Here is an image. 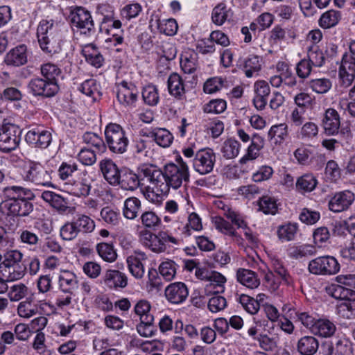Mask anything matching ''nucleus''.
I'll use <instances>...</instances> for the list:
<instances>
[{"label": "nucleus", "instance_id": "f257e3e1", "mask_svg": "<svg viewBox=\"0 0 355 355\" xmlns=\"http://www.w3.org/2000/svg\"><path fill=\"white\" fill-rule=\"evenodd\" d=\"M0 197L2 199L0 207L8 216L25 217L33 211L34 205L31 200L34 194L28 188L19 185L7 186L1 189Z\"/></svg>", "mask_w": 355, "mask_h": 355}, {"label": "nucleus", "instance_id": "f03ea898", "mask_svg": "<svg viewBox=\"0 0 355 355\" xmlns=\"http://www.w3.org/2000/svg\"><path fill=\"white\" fill-rule=\"evenodd\" d=\"M139 175L149 182L145 193L146 198L153 202H159L162 196H167L170 191L164 168L163 170L157 168L153 165H142L139 168Z\"/></svg>", "mask_w": 355, "mask_h": 355}, {"label": "nucleus", "instance_id": "7ed1b4c3", "mask_svg": "<svg viewBox=\"0 0 355 355\" xmlns=\"http://www.w3.org/2000/svg\"><path fill=\"white\" fill-rule=\"evenodd\" d=\"M38 42L42 50L52 56L61 51V37L58 26L53 19H42L37 28Z\"/></svg>", "mask_w": 355, "mask_h": 355}, {"label": "nucleus", "instance_id": "20e7f679", "mask_svg": "<svg viewBox=\"0 0 355 355\" xmlns=\"http://www.w3.org/2000/svg\"><path fill=\"white\" fill-rule=\"evenodd\" d=\"M184 157L191 159L193 169L200 175H206L213 171L216 162V154L211 148L199 149L195 143L189 142L182 148Z\"/></svg>", "mask_w": 355, "mask_h": 355}, {"label": "nucleus", "instance_id": "39448f33", "mask_svg": "<svg viewBox=\"0 0 355 355\" xmlns=\"http://www.w3.org/2000/svg\"><path fill=\"white\" fill-rule=\"evenodd\" d=\"M178 164L170 163L166 164L164 174L168 184L173 189H178L189 182L190 173L187 164L181 157L176 159Z\"/></svg>", "mask_w": 355, "mask_h": 355}, {"label": "nucleus", "instance_id": "423d86ee", "mask_svg": "<svg viewBox=\"0 0 355 355\" xmlns=\"http://www.w3.org/2000/svg\"><path fill=\"white\" fill-rule=\"evenodd\" d=\"M105 137L107 146L113 153L123 154L127 151L129 139L125 130L119 124H107L105 129Z\"/></svg>", "mask_w": 355, "mask_h": 355}, {"label": "nucleus", "instance_id": "0eeeda50", "mask_svg": "<svg viewBox=\"0 0 355 355\" xmlns=\"http://www.w3.org/2000/svg\"><path fill=\"white\" fill-rule=\"evenodd\" d=\"M69 20L73 30L90 35L94 32V24L91 13L83 7H76L69 14Z\"/></svg>", "mask_w": 355, "mask_h": 355}, {"label": "nucleus", "instance_id": "6e6552de", "mask_svg": "<svg viewBox=\"0 0 355 355\" xmlns=\"http://www.w3.org/2000/svg\"><path fill=\"white\" fill-rule=\"evenodd\" d=\"M340 266L332 256H321L311 260L308 270L315 275H333L338 273Z\"/></svg>", "mask_w": 355, "mask_h": 355}, {"label": "nucleus", "instance_id": "1a4fd4ad", "mask_svg": "<svg viewBox=\"0 0 355 355\" xmlns=\"http://www.w3.org/2000/svg\"><path fill=\"white\" fill-rule=\"evenodd\" d=\"M21 130L13 123H2L0 130V150L10 153L15 150L20 142Z\"/></svg>", "mask_w": 355, "mask_h": 355}, {"label": "nucleus", "instance_id": "9d476101", "mask_svg": "<svg viewBox=\"0 0 355 355\" xmlns=\"http://www.w3.org/2000/svg\"><path fill=\"white\" fill-rule=\"evenodd\" d=\"M24 180L37 186L53 187L51 173L40 163L31 162L24 172Z\"/></svg>", "mask_w": 355, "mask_h": 355}, {"label": "nucleus", "instance_id": "9b49d317", "mask_svg": "<svg viewBox=\"0 0 355 355\" xmlns=\"http://www.w3.org/2000/svg\"><path fill=\"white\" fill-rule=\"evenodd\" d=\"M355 80V57L345 53L343 55L338 71V80L340 87L347 88Z\"/></svg>", "mask_w": 355, "mask_h": 355}, {"label": "nucleus", "instance_id": "f8f14e48", "mask_svg": "<svg viewBox=\"0 0 355 355\" xmlns=\"http://www.w3.org/2000/svg\"><path fill=\"white\" fill-rule=\"evenodd\" d=\"M139 93L137 86L131 82L123 80L117 85V101L125 108L132 109L136 106Z\"/></svg>", "mask_w": 355, "mask_h": 355}, {"label": "nucleus", "instance_id": "ddd939ff", "mask_svg": "<svg viewBox=\"0 0 355 355\" xmlns=\"http://www.w3.org/2000/svg\"><path fill=\"white\" fill-rule=\"evenodd\" d=\"M25 139L35 148H46L52 141V135L49 130L43 126H37L27 132Z\"/></svg>", "mask_w": 355, "mask_h": 355}, {"label": "nucleus", "instance_id": "4468645a", "mask_svg": "<svg viewBox=\"0 0 355 355\" xmlns=\"http://www.w3.org/2000/svg\"><path fill=\"white\" fill-rule=\"evenodd\" d=\"M354 200V193L349 190L336 192L329 200L328 207L331 211L340 213L347 210Z\"/></svg>", "mask_w": 355, "mask_h": 355}, {"label": "nucleus", "instance_id": "2eb2a0df", "mask_svg": "<svg viewBox=\"0 0 355 355\" xmlns=\"http://www.w3.org/2000/svg\"><path fill=\"white\" fill-rule=\"evenodd\" d=\"M321 125L326 135H337L340 127V117L337 110L334 108L327 109L323 114Z\"/></svg>", "mask_w": 355, "mask_h": 355}, {"label": "nucleus", "instance_id": "dca6fc26", "mask_svg": "<svg viewBox=\"0 0 355 355\" xmlns=\"http://www.w3.org/2000/svg\"><path fill=\"white\" fill-rule=\"evenodd\" d=\"M99 170L107 182L112 186H116L119 183L121 169L110 158H104L99 163Z\"/></svg>", "mask_w": 355, "mask_h": 355}, {"label": "nucleus", "instance_id": "f3484780", "mask_svg": "<svg viewBox=\"0 0 355 355\" xmlns=\"http://www.w3.org/2000/svg\"><path fill=\"white\" fill-rule=\"evenodd\" d=\"M165 297L171 304L183 303L189 295V290L184 283L175 282L170 284L165 289Z\"/></svg>", "mask_w": 355, "mask_h": 355}, {"label": "nucleus", "instance_id": "a211bd4d", "mask_svg": "<svg viewBox=\"0 0 355 355\" xmlns=\"http://www.w3.org/2000/svg\"><path fill=\"white\" fill-rule=\"evenodd\" d=\"M102 282L110 289L123 288L128 285V277L126 275L118 270H107L103 277Z\"/></svg>", "mask_w": 355, "mask_h": 355}, {"label": "nucleus", "instance_id": "6ab92c4d", "mask_svg": "<svg viewBox=\"0 0 355 355\" xmlns=\"http://www.w3.org/2000/svg\"><path fill=\"white\" fill-rule=\"evenodd\" d=\"M161 234L143 230L140 232V240L142 244L153 252L159 254L166 250V245L161 239Z\"/></svg>", "mask_w": 355, "mask_h": 355}, {"label": "nucleus", "instance_id": "aec40b11", "mask_svg": "<svg viewBox=\"0 0 355 355\" xmlns=\"http://www.w3.org/2000/svg\"><path fill=\"white\" fill-rule=\"evenodd\" d=\"M26 269L24 265L2 262L0 263V280L6 284L8 282L20 279L25 275Z\"/></svg>", "mask_w": 355, "mask_h": 355}, {"label": "nucleus", "instance_id": "412c9836", "mask_svg": "<svg viewBox=\"0 0 355 355\" xmlns=\"http://www.w3.org/2000/svg\"><path fill=\"white\" fill-rule=\"evenodd\" d=\"M63 190L76 197H86L91 190V185L85 178L68 180L63 184Z\"/></svg>", "mask_w": 355, "mask_h": 355}, {"label": "nucleus", "instance_id": "4be33fe9", "mask_svg": "<svg viewBox=\"0 0 355 355\" xmlns=\"http://www.w3.org/2000/svg\"><path fill=\"white\" fill-rule=\"evenodd\" d=\"M119 179L116 186H119L122 189L131 191L136 190L140 186L141 181L144 180L143 177L128 168L121 169Z\"/></svg>", "mask_w": 355, "mask_h": 355}, {"label": "nucleus", "instance_id": "5701e85b", "mask_svg": "<svg viewBox=\"0 0 355 355\" xmlns=\"http://www.w3.org/2000/svg\"><path fill=\"white\" fill-rule=\"evenodd\" d=\"M254 92L255 96L253 98V103L257 110H263L267 103L268 96L270 94V88L268 83L263 80H257L254 84Z\"/></svg>", "mask_w": 355, "mask_h": 355}, {"label": "nucleus", "instance_id": "b1692460", "mask_svg": "<svg viewBox=\"0 0 355 355\" xmlns=\"http://www.w3.org/2000/svg\"><path fill=\"white\" fill-rule=\"evenodd\" d=\"M282 312L291 319L296 318V321L300 322L302 324L309 329L310 331L313 329L317 320L313 315L310 314L309 312L296 311L290 305L287 304L283 306Z\"/></svg>", "mask_w": 355, "mask_h": 355}, {"label": "nucleus", "instance_id": "393cba45", "mask_svg": "<svg viewBox=\"0 0 355 355\" xmlns=\"http://www.w3.org/2000/svg\"><path fill=\"white\" fill-rule=\"evenodd\" d=\"M146 259V254L141 251H135L134 254L127 257L126 262L129 272L136 279H141L144 277L145 270L141 261Z\"/></svg>", "mask_w": 355, "mask_h": 355}, {"label": "nucleus", "instance_id": "a878e982", "mask_svg": "<svg viewBox=\"0 0 355 355\" xmlns=\"http://www.w3.org/2000/svg\"><path fill=\"white\" fill-rule=\"evenodd\" d=\"M7 65L19 67L27 62V46L20 44L9 51L4 58Z\"/></svg>", "mask_w": 355, "mask_h": 355}, {"label": "nucleus", "instance_id": "bb28decb", "mask_svg": "<svg viewBox=\"0 0 355 355\" xmlns=\"http://www.w3.org/2000/svg\"><path fill=\"white\" fill-rule=\"evenodd\" d=\"M213 223L216 230L229 236L233 242L239 245H243V239L228 221L220 216H216L213 218Z\"/></svg>", "mask_w": 355, "mask_h": 355}, {"label": "nucleus", "instance_id": "cd10ccee", "mask_svg": "<svg viewBox=\"0 0 355 355\" xmlns=\"http://www.w3.org/2000/svg\"><path fill=\"white\" fill-rule=\"evenodd\" d=\"M59 288L63 293H73L78 288V279L72 271L61 270L58 276Z\"/></svg>", "mask_w": 355, "mask_h": 355}, {"label": "nucleus", "instance_id": "c85d7f7f", "mask_svg": "<svg viewBox=\"0 0 355 355\" xmlns=\"http://www.w3.org/2000/svg\"><path fill=\"white\" fill-rule=\"evenodd\" d=\"M261 59L259 56L250 55L246 58L239 59L238 66L248 78H251L261 70Z\"/></svg>", "mask_w": 355, "mask_h": 355}, {"label": "nucleus", "instance_id": "c756f323", "mask_svg": "<svg viewBox=\"0 0 355 355\" xmlns=\"http://www.w3.org/2000/svg\"><path fill=\"white\" fill-rule=\"evenodd\" d=\"M168 93L178 100L185 98V85L182 77L177 73H171L167 80Z\"/></svg>", "mask_w": 355, "mask_h": 355}, {"label": "nucleus", "instance_id": "7c9ffc66", "mask_svg": "<svg viewBox=\"0 0 355 355\" xmlns=\"http://www.w3.org/2000/svg\"><path fill=\"white\" fill-rule=\"evenodd\" d=\"M233 16V11L225 3H218L211 10V21L216 26H221L230 21Z\"/></svg>", "mask_w": 355, "mask_h": 355}, {"label": "nucleus", "instance_id": "2f4dec72", "mask_svg": "<svg viewBox=\"0 0 355 355\" xmlns=\"http://www.w3.org/2000/svg\"><path fill=\"white\" fill-rule=\"evenodd\" d=\"M82 54L86 62L96 69L101 68L105 62L103 55L98 49L92 44L84 46L82 49Z\"/></svg>", "mask_w": 355, "mask_h": 355}, {"label": "nucleus", "instance_id": "473e14b6", "mask_svg": "<svg viewBox=\"0 0 355 355\" xmlns=\"http://www.w3.org/2000/svg\"><path fill=\"white\" fill-rule=\"evenodd\" d=\"M288 136V125L286 123L272 125L267 134L268 140L275 145L282 144Z\"/></svg>", "mask_w": 355, "mask_h": 355}, {"label": "nucleus", "instance_id": "72a5a7b5", "mask_svg": "<svg viewBox=\"0 0 355 355\" xmlns=\"http://www.w3.org/2000/svg\"><path fill=\"white\" fill-rule=\"evenodd\" d=\"M236 278L238 282L250 289L256 288L260 285L257 274L249 269L239 268L236 272Z\"/></svg>", "mask_w": 355, "mask_h": 355}, {"label": "nucleus", "instance_id": "f704fd0d", "mask_svg": "<svg viewBox=\"0 0 355 355\" xmlns=\"http://www.w3.org/2000/svg\"><path fill=\"white\" fill-rule=\"evenodd\" d=\"M41 198L60 213H65L69 209L67 200L53 191H44Z\"/></svg>", "mask_w": 355, "mask_h": 355}, {"label": "nucleus", "instance_id": "c9c22d12", "mask_svg": "<svg viewBox=\"0 0 355 355\" xmlns=\"http://www.w3.org/2000/svg\"><path fill=\"white\" fill-rule=\"evenodd\" d=\"M286 251L288 257L296 260L313 256L316 252L315 247L309 244L290 245Z\"/></svg>", "mask_w": 355, "mask_h": 355}, {"label": "nucleus", "instance_id": "e433bc0d", "mask_svg": "<svg viewBox=\"0 0 355 355\" xmlns=\"http://www.w3.org/2000/svg\"><path fill=\"white\" fill-rule=\"evenodd\" d=\"M336 330V325L331 321L326 318H320L317 319L311 332L320 337L329 338L334 334Z\"/></svg>", "mask_w": 355, "mask_h": 355}, {"label": "nucleus", "instance_id": "4c0bfd02", "mask_svg": "<svg viewBox=\"0 0 355 355\" xmlns=\"http://www.w3.org/2000/svg\"><path fill=\"white\" fill-rule=\"evenodd\" d=\"M198 55L193 50L185 51L180 58V67L185 73H193L198 66Z\"/></svg>", "mask_w": 355, "mask_h": 355}, {"label": "nucleus", "instance_id": "58836bf2", "mask_svg": "<svg viewBox=\"0 0 355 355\" xmlns=\"http://www.w3.org/2000/svg\"><path fill=\"white\" fill-rule=\"evenodd\" d=\"M148 137L153 139L155 143L161 147H169L173 141V135L166 128H156L149 132Z\"/></svg>", "mask_w": 355, "mask_h": 355}, {"label": "nucleus", "instance_id": "ea45409f", "mask_svg": "<svg viewBox=\"0 0 355 355\" xmlns=\"http://www.w3.org/2000/svg\"><path fill=\"white\" fill-rule=\"evenodd\" d=\"M227 279L224 275L217 271H210V276L207 282L206 291L214 293H223Z\"/></svg>", "mask_w": 355, "mask_h": 355}, {"label": "nucleus", "instance_id": "a19ab883", "mask_svg": "<svg viewBox=\"0 0 355 355\" xmlns=\"http://www.w3.org/2000/svg\"><path fill=\"white\" fill-rule=\"evenodd\" d=\"M141 209V200L136 197H129L125 200L123 207V215L130 220L136 218Z\"/></svg>", "mask_w": 355, "mask_h": 355}, {"label": "nucleus", "instance_id": "79ce46f5", "mask_svg": "<svg viewBox=\"0 0 355 355\" xmlns=\"http://www.w3.org/2000/svg\"><path fill=\"white\" fill-rule=\"evenodd\" d=\"M318 347V340L313 336H310L302 337L297 343V349L301 355H314Z\"/></svg>", "mask_w": 355, "mask_h": 355}, {"label": "nucleus", "instance_id": "37998d69", "mask_svg": "<svg viewBox=\"0 0 355 355\" xmlns=\"http://www.w3.org/2000/svg\"><path fill=\"white\" fill-rule=\"evenodd\" d=\"M202 219L196 212L190 213L187 218V223L182 229V234L184 237L190 236L193 232H200L202 230Z\"/></svg>", "mask_w": 355, "mask_h": 355}, {"label": "nucleus", "instance_id": "c03bdc74", "mask_svg": "<svg viewBox=\"0 0 355 355\" xmlns=\"http://www.w3.org/2000/svg\"><path fill=\"white\" fill-rule=\"evenodd\" d=\"M341 19L340 12L336 10H329L324 12L318 19L319 26L323 29L336 26Z\"/></svg>", "mask_w": 355, "mask_h": 355}, {"label": "nucleus", "instance_id": "a18cd8bd", "mask_svg": "<svg viewBox=\"0 0 355 355\" xmlns=\"http://www.w3.org/2000/svg\"><path fill=\"white\" fill-rule=\"evenodd\" d=\"M270 263L272 269L280 277L284 284L290 285L293 283V279L280 258L276 255H272L270 257Z\"/></svg>", "mask_w": 355, "mask_h": 355}, {"label": "nucleus", "instance_id": "49530a36", "mask_svg": "<svg viewBox=\"0 0 355 355\" xmlns=\"http://www.w3.org/2000/svg\"><path fill=\"white\" fill-rule=\"evenodd\" d=\"M298 232V225L297 223H288L280 225L277 229L278 239L282 242H287L295 239Z\"/></svg>", "mask_w": 355, "mask_h": 355}, {"label": "nucleus", "instance_id": "de8ad7c7", "mask_svg": "<svg viewBox=\"0 0 355 355\" xmlns=\"http://www.w3.org/2000/svg\"><path fill=\"white\" fill-rule=\"evenodd\" d=\"M61 69L55 64L48 62L41 64L40 73L49 80L58 83V77L61 75Z\"/></svg>", "mask_w": 355, "mask_h": 355}, {"label": "nucleus", "instance_id": "09e8293b", "mask_svg": "<svg viewBox=\"0 0 355 355\" xmlns=\"http://www.w3.org/2000/svg\"><path fill=\"white\" fill-rule=\"evenodd\" d=\"M96 251L100 257L105 261L112 263L117 258V253L111 243L102 242L96 245Z\"/></svg>", "mask_w": 355, "mask_h": 355}, {"label": "nucleus", "instance_id": "8fccbe9b", "mask_svg": "<svg viewBox=\"0 0 355 355\" xmlns=\"http://www.w3.org/2000/svg\"><path fill=\"white\" fill-rule=\"evenodd\" d=\"M150 304L144 300L139 301L135 306V313L139 316L140 320L144 323L153 322L154 318L150 313Z\"/></svg>", "mask_w": 355, "mask_h": 355}, {"label": "nucleus", "instance_id": "3c124183", "mask_svg": "<svg viewBox=\"0 0 355 355\" xmlns=\"http://www.w3.org/2000/svg\"><path fill=\"white\" fill-rule=\"evenodd\" d=\"M318 184L316 178L310 173L300 177L296 181V189L304 192H311L315 189Z\"/></svg>", "mask_w": 355, "mask_h": 355}, {"label": "nucleus", "instance_id": "603ef678", "mask_svg": "<svg viewBox=\"0 0 355 355\" xmlns=\"http://www.w3.org/2000/svg\"><path fill=\"white\" fill-rule=\"evenodd\" d=\"M83 142L88 146L94 148L99 153H103L106 148L103 139L96 133L87 132L83 135Z\"/></svg>", "mask_w": 355, "mask_h": 355}, {"label": "nucleus", "instance_id": "864d4df0", "mask_svg": "<svg viewBox=\"0 0 355 355\" xmlns=\"http://www.w3.org/2000/svg\"><path fill=\"white\" fill-rule=\"evenodd\" d=\"M240 148L241 144L238 141L234 139H228L223 144L221 153L225 158L232 159L237 157Z\"/></svg>", "mask_w": 355, "mask_h": 355}, {"label": "nucleus", "instance_id": "5fc2aeb1", "mask_svg": "<svg viewBox=\"0 0 355 355\" xmlns=\"http://www.w3.org/2000/svg\"><path fill=\"white\" fill-rule=\"evenodd\" d=\"M308 86L313 92L323 94L330 90L332 83L330 79L327 78H314L308 82Z\"/></svg>", "mask_w": 355, "mask_h": 355}, {"label": "nucleus", "instance_id": "6e6d98bb", "mask_svg": "<svg viewBox=\"0 0 355 355\" xmlns=\"http://www.w3.org/2000/svg\"><path fill=\"white\" fill-rule=\"evenodd\" d=\"M319 128L314 122L309 121L302 125L299 131V138L304 141H311L318 135Z\"/></svg>", "mask_w": 355, "mask_h": 355}, {"label": "nucleus", "instance_id": "4d7b16f0", "mask_svg": "<svg viewBox=\"0 0 355 355\" xmlns=\"http://www.w3.org/2000/svg\"><path fill=\"white\" fill-rule=\"evenodd\" d=\"M178 265L171 259L162 261L159 266V274L166 281H171L176 275Z\"/></svg>", "mask_w": 355, "mask_h": 355}, {"label": "nucleus", "instance_id": "13d9d810", "mask_svg": "<svg viewBox=\"0 0 355 355\" xmlns=\"http://www.w3.org/2000/svg\"><path fill=\"white\" fill-rule=\"evenodd\" d=\"M80 92L96 100L100 96L99 87L94 79L85 80L78 87Z\"/></svg>", "mask_w": 355, "mask_h": 355}, {"label": "nucleus", "instance_id": "bf43d9fd", "mask_svg": "<svg viewBox=\"0 0 355 355\" xmlns=\"http://www.w3.org/2000/svg\"><path fill=\"white\" fill-rule=\"evenodd\" d=\"M142 98L144 103L148 105H156L159 101L157 88L153 85H148L142 89Z\"/></svg>", "mask_w": 355, "mask_h": 355}, {"label": "nucleus", "instance_id": "052dcab7", "mask_svg": "<svg viewBox=\"0 0 355 355\" xmlns=\"http://www.w3.org/2000/svg\"><path fill=\"white\" fill-rule=\"evenodd\" d=\"M157 28L161 33L173 36L176 34L178 26L175 19H164L157 20Z\"/></svg>", "mask_w": 355, "mask_h": 355}, {"label": "nucleus", "instance_id": "680f3d73", "mask_svg": "<svg viewBox=\"0 0 355 355\" xmlns=\"http://www.w3.org/2000/svg\"><path fill=\"white\" fill-rule=\"evenodd\" d=\"M259 210L265 214H275L277 211L276 200L270 196H264L258 201Z\"/></svg>", "mask_w": 355, "mask_h": 355}, {"label": "nucleus", "instance_id": "e2e57ef3", "mask_svg": "<svg viewBox=\"0 0 355 355\" xmlns=\"http://www.w3.org/2000/svg\"><path fill=\"white\" fill-rule=\"evenodd\" d=\"M78 230L83 233H90L95 228L94 221L88 216L85 214L77 215V218L74 220Z\"/></svg>", "mask_w": 355, "mask_h": 355}, {"label": "nucleus", "instance_id": "0e129e2a", "mask_svg": "<svg viewBox=\"0 0 355 355\" xmlns=\"http://www.w3.org/2000/svg\"><path fill=\"white\" fill-rule=\"evenodd\" d=\"M100 215L103 222L111 226L119 225L121 220L120 213L110 207H103Z\"/></svg>", "mask_w": 355, "mask_h": 355}, {"label": "nucleus", "instance_id": "69168bd1", "mask_svg": "<svg viewBox=\"0 0 355 355\" xmlns=\"http://www.w3.org/2000/svg\"><path fill=\"white\" fill-rule=\"evenodd\" d=\"M239 302L242 307L251 315L257 313L260 309L258 300L248 295H241L239 296Z\"/></svg>", "mask_w": 355, "mask_h": 355}, {"label": "nucleus", "instance_id": "338daca9", "mask_svg": "<svg viewBox=\"0 0 355 355\" xmlns=\"http://www.w3.org/2000/svg\"><path fill=\"white\" fill-rule=\"evenodd\" d=\"M37 310V306L32 304L31 301L27 299L19 304L17 313L21 318H29L35 315Z\"/></svg>", "mask_w": 355, "mask_h": 355}, {"label": "nucleus", "instance_id": "774afa93", "mask_svg": "<svg viewBox=\"0 0 355 355\" xmlns=\"http://www.w3.org/2000/svg\"><path fill=\"white\" fill-rule=\"evenodd\" d=\"M79 232L74 220L67 222L62 225L60 230V235L63 240L71 241L77 237Z\"/></svg>", "mask_w": 355, "mask_h": 355}]
</instances>
